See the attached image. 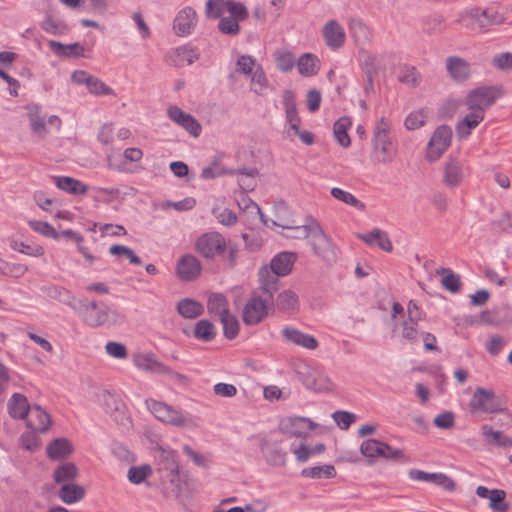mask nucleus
<instances>
[{"instance_id": "61", "label": "nucleus", "mask_w": 512, "mask_h": 512, "mask_svg": "<svg viewBox=\"0 0 512 512\" xmlns=\"http://www.w3.org/2000/svg\"><path fill=\"white\" fill-rule=\"evenodd\" d=\"M225 10L224 0H207L205 13L209 18H219Z\"/></svg>"}, {"instance_id": "44", "label": "nucleus", "mask_w": 512, "mask_h": 512, "mask_svg": "<svg viewBox=\"0 0 512 512\" xmlns=\"http://www.w3.org/2000/svg\"><path fill=\"white\" fill-rule=\"evenodd\" d=\"M235 171L233 169H226L220 165L218 159H214L212 163L202 169L201 178L202 179H214L217 177H221L224 175H234Z\"/></svg>"}, {"instance_id": "21", "label": "nucleus", "mask_w": 512, "mask_h": 512, "mask_svg": "<svg viewBox=\"0 0 512 512\" xmlns=\"http://www.w3.org/2000/svg\"><path fill=\"white\" fill-rule=\"evenodd\" d=\"M448 75L456 82H464L471 76V65L465 59L450 56L446 59Z\"/></svg>"}, {"instance_id": "17", "label": "nucleus", "mask_w": 512, "mask_h": 512, "mask_svg": "<svg viewBox=\"0 0 512 512\" xmlns=\"http://www.w3.org/2000/svg\"><path fill=\"white\" fill-rule=\"evenodd\" d=\"M201 269L200 261L192 254L183 255L176 265L177 276L186 282L196 279L200 275Z\"/></svg>"}, {"instance_id": "43", "label": "nucleus", "mask_w": 512, "mask_h": 512, "mask_svg": "<svg viewBox=\"0 0 512 512\" xmlns=\"http://www.w3.org/2000/svg\"><path fill=\"white\" fill-rule=\"evenodd\" d=\"M41 291L51 299L70 305L72 296L70 292L63 287L57 285L43 286Z\"/></svg>"}, {"instance_id": "57", "label": "nucleus", "mask_w": 512, "mask_h": 512, "mask_svg": "<svg viewBox=\"0 0 512 512\" xmlns=\"http://www.w3.org/2000/svg\"><path fill=\"white\" fill-rule=\"evenodd\" d=\"M159 460L162 468L166 471L175 470L179 467L176 452L174 450L161 449Z\"/></svg>"}, {"instance_id": "31", "label": "nucleus", "mask_w": 512, "mask_h": 512, "mask_svg": "<svg viewBox=\"0 0 512 512\" xmlns=\"http://www.w3.org/2000/svg\"><path fill=\"white\" fill-rule=\"evenodd\" d=\"M275 305L281 312H294L299 308V299L292 290H284L278 294Z\"/></svg>"}, {"instance_id": "12", "label": "nucleus", "mask_w": 512, "mask_h": 512, "mask_svg": "<svg viewBox=\"0 0 512 512\" xmlns=\"http://www.w3.org/2000/svg\"><path fill=\"white\" fill-rule=\"evenodd\" d=\"M197 20L196 11L190 6L184 7L174 18L173 30L175 34L180 37L192 34L197 25Z\"/></svg>"}, {"instance_id": "27", "label": "nucleus", "mask_w": 512, "mask_h": 512, "mask_svg": "<svg viewBox=\"0 0 512 512\" xmlns=\"http://www.w3.org/2000/svg\"><path fill=\"white\" fill-rule=\"evenodd\" d=\"M48 46L59 57L77 58L84 56V47L78 42L63 44L56 40H49Z\"/></svg>"}, {"instance_id": "20", "label": "nucleus", "mask_w": 512, "mask_h": 512, "mask_svg": "<svg viewBox=\"0 0 512 512\" xmlns=\"http://www.w3.org/2000/svg\"><path fill=\"white\" fill-rule=\"evenodd\" d=\"M281 334L285 341L294 345L301 346L309 350H314L318 347V341L314 336L305 334L296 328L285 326L281 330Z\"/></svg>"}, {"instance_id": "32", "label": "nucleus", "mask_w": 512, "mask_h": 512, "mask_svg": "<svg viewBox=\"0 0 512 512\" xmlns=\"http://www.w3.org/2000/svg\"><path fill=\"white\" fill-rule=\"evenodd\" d=\"M28 110V119L30 123L31 130L33 133L37 134L40 137H43L47 133L46 122L43 116L40 113V107L38 105H29L27 107Z\"/></svg>"}, {"instance_id": "25", "label": "nucleus", "mask_w": 512, "mask_h": 512, "mask_svg": "<svg viewBox=\"0 0 512 512\" xmlns=\"http://www.w3.org/2000/svg\"><path fill=\"white\" fill-rule=\"evenodd\" d=\"M295 260V253L281 252L272 258L269 269L277 275L286 276L291 272Z\"/></svg>"}, {"instance_id": "5", "label": "nucleus", "mask_w": 512, "mask_h": 512, "mask_svg": "<svg viewBox=\"0 0 512 512\" xmlns=\"http://www.w3.org/2000/svg\"><path fill=\"white\" fill-rule=\"evenodd\" d=\"M148 410L161 422L175 427H183L187 424L186 415L164 402L156 400H146Z\"/></svg>"}, {"instance_id": "53", "label": "nucleus", "mask_w": 512, "mask_h": 512, "mask_svg": "<svg viewBox=\"0 0 512 512\" xmlns=\"http://www.w3.org/2000/svg\"><path fill=\"white\" fill-rule=\"evenodd\" d=\"M506 492L500 489H493L489 497L490 507L497 512H506L509 509L508 503L504 502Z\"/></svg>"}, {"instance_id": "54", "label": "nucleus", "mask_w": 512, "mask_h": 512, "mask_svg": "<svg viewBox=\"0 0 512 512\" xmlns=\"http://www.w3.org/2000/svg\"><path fill=\"white\" fill-rule=\"evenodd\" d=\"M398 79L403 84H407L410 86H416V85H418V83L420 81V75L417 72L415 67L403 66L400 70Z\"/></svg>"}, {"instance_id": "16", "label": "nucleus", "mask_w": 512, "mask_h": 512, "mask_svg": "<svg viewBox=\"0 0 512 512\" xmlns=\"http://www.w3.org/2000/svg\"><path fill=\"white\" fill-rule=\"evenodd\" d=\"M134 363L139 369L143 371L155 374H168L174 375L176 377H182V375L173 372L168 366L158 361L155 355L152 353H142L136 355L134 358Z\"/></svg>"}, {"instance_id": "2", "label": "nucleus", "mask_w": 512, "mask_h": 512, "mask_svg": "<svg viewBox=\"0 0 512 512\" xmlns=\"http://www.w3.org/2000/svg\"><path fill=\"white\" fill-rule=\"evenodd\" d=\"M391 125L385 117L377 122L372 139L373 157L378 163H389L395 157V148L390 140Z\"/></svg>"}, {"instance_id": "8", "label": "nucleus", "mask_w": 512, "mask_h": 512, "mask_svg": "<svg viewBox=\"0 0 512 512\" xmlns=\"http://www.w3.org/2000/svg\"><path fill=\"white\" fill-rule=\"evenodd\" d=\"M106 304H98L95 300L81 299L79 306L73 307L82 315L84 322L93 328L105 326Z\"/></svg>"}, {"instance_id": "36", "label": "nucleus", "mask_w": 512, "mask_h": 512, "mask_svg": "<svg viewBox=\"0 0 512 512\" xmlns=\"http://www.w3.org/2000/svg\"><path fill=\"white\" fill-rule=\"evenodd\" d=\"M351 126V120L348 117L339 118L333 126L334 137L336 141L344 148H347L351 144V139L347 133Z\"/></svg>"}, {"instance_id": "62", "label": "nucleus", "mask_w": 512, "mask_h": 512, "mask_svg": "<svg viewBox=\"0 0 512 512\" xmlns=\"http://www.w3.org/2000/svg\"><path fill=\"white\" fill-rule=\"evenodd\" d=\"M105 318V325L109 326L122 325L126 320V317L123 313L116 309H113L108 305L106 306Z\"/></svg>"}, {"instance_id": "49", "label": "nucleus", "mask_w": 512, "mask_h": 512, "mask_svg": "<svg viewBox=\"0 0 512 512\" xmlns=\"http://www.w3.org/2000/svg\"><path fill=\"white\" fill-rule=\"evenodd\" d=\"M275 61L277 68L282 72H289L295 65V57L293 53L286 50H279L275 52Z\"/></svg>"}, {"instance_id": "39", "label": "nucleus", "mask_w": 512, "mask_h": 512, "mask_svg": "<svg viewBox=\"0 0 512 512\" xmlns=\"http://www.w3.org/2000/svg\"><path fill=\"white\" fill-rule=\"evenodd\" d=\"M207 309L210 314H214L220 319L229 313L226 297L223 294H212L208 299Z\"/></svg>"}, {"instance_id": "58", "label": "nucleus", "mask_w": 512, "mask_h": 512, "mask_svg": "<svg viewBox=\"0 0 512 512\" xmlns=\"http://www.w3.org/2000/svg\"><path fill=\"white\" fill-rule=\"evenodd\" d=\"M239 21L233 17H222L218 23V29L223 34L237 35L240 31Z\"/></svg>"}, {"instance_id": "15", "label": "nucleus", "mask_w": 512, "mask_h": 512, "mask_svg": "<svg viewBox=\"0 0 512 512\" xmlns=\"http://www.w3.org/2000/svg\"><path fill=\"white\" fill-rule=\"evenodd\" d=\"M469 16L475 21L480 30H487L490 26L500 25L505 21L504 15L492 7L486 9L473 8L470 10Z\"/></svg>"}, {"instance_id": "24", "label": "nucleus", "mask_w": 512, "mask_h": 512, "mask_svg": "<svg viewBox=\"0 0 512 512\" xmlns=\"http://www.w3.org/2000/svg\"><path fill=\"white\" fill-rule=\"evenodd\" d=\"M268 267L259 270V289L266 298L273 301V295L278 290L279 277Z\"/></svg>"}, {"instance_id": "6", "label": "nucleus", "mask_w": 512, "mask_h": 512, "mask_svg": "<svg viewBox=\"0 0 512 512\" xmlns=\"http://www.w3.org/2000/svg\"><path fill=\"white\" fill-rule=\"evenodd\" d=\"M469 405L474 412L497 413L503 409L501 398L493 390L482 387L475 389Z\"/></svg>"}, {"instance_id": "22", "label": "nucleus", "mask_w": 512, "mask_h": 512, "mask_svg": "<svg viewBox=\"0 0 512 512\" xmlns=\"http://www.w3.org/2000/svg\"><path fill=\"white\" fill-rule=\"evenodd\" d=\"M26 425L32 431L45 432L51 425V418L41 406L34 405L26 418Z\"/></svg>"}, {"instance_id": "14", "label": "nucleus", "mask_w": 512, "mask_h": 512, "mask_svg": "<svg viewBox=\"0 0 512 512\" xmlns=\"http://www.w3.org/2000/svg\"><path fill=\"white\" fill-rule=\"evenodd\" d=\"M200 57L199 49L192 44H185L168 52V59L175 67L191 65Z\"/></svg>"}, {"instance_id": "34", "label": "nucleus", "mask_w": 512, "mask_h": 512, "mask_svg": "<svg viewBox=\"0 0 512 512\" xmlns=\"http://www.w3.org/2000/svg\"><path fill=\"white\" fill-rule=\"evenodd\" d=\"M216 335V327L209 320H199L194 326L193 336L199 341L211 342L215 339Z\"/></svg>"}, {"instance_id": "46", "label": "nucleus", "mask_w": 512, "mask_h": 512, "mask_svg": "<svg viewBox=\"0 0 512 512\" xmlns=\"http://www.w3.org/2000/svg\"><path fill=\"white\" fill-rule=\"evenodd\" d=\"M41 28L52 35H64L68 32V26L64 21L51 16H48L42 21Z\"/></svg>"}, {"instance_id": "38", "label": "nucleus", "mask_w": 512, "mask_h": 512, "mask_svg": "<svg viewBox=\"0 0 512 512\" xmlns=\"http://www.w3.org/2000/svg\"><path fill=\"white\" fill-rule=\"evenodd\" d=\"M481 432L488 444L497 445L501 447L512 446V438L505 437L502 434V432L495 431L492 429V427L488 425H483L481 427Z\"/></svg>"}, {"instance_id": "23", "label": "nucleus", "mask_w": 512, "mask_h": 512, "mask_svg": "<svg viewBox=\"0 0 512 512\" xmlns=\"http://www.w3.org/2000/svg\"><path fill=\"white\" fill-rule=\"evenodd\" d=\"M285 109L286 123L289 124L293 132H298L301 119L298 115L295 94L292 90H285L282 95Z\"/></svg>"}, {"instance_id": "28", "label": "nucleus", "mask_w": 512, "mask_h": 512, "mask_svg": "<svg viewBox=\"0 0 512 512\" xmlns=\"http://www.w3.org/2000/svg\"><path fill=\"white\" fill-rule=\"evenodd\" d=\"M54 181L57 188L73 195L85 194L88 190L81 181L69 176H56Z\"/></svg>"}, {"instance_id": "7", "label": "nucleus", "mask_w": 512, "mask_h": 512, "mask_svg": "<svg viewBox=\"0 0 512 512\" xmlns=\"http://www.w3.org/2000/svg\"><path fill=\"white\" fill-rule=\"evenodd\" d=\"M272 304L273 301L266 297L251 296L243 308V322L249 326L259 324L268 315L269 307Z\"/></svg>"}, {"instance_id": "13", "label": "nucleus", "mask_w": 512, "mask_h": 512, "mask_svg": "<svg viewBox=\"0 0 512 512\" xmlns=\"http://www.w3.org/2000/svg\"><path fill=\"white\" fill-rule=\"evenodd\" d=\"M168 117L177 125L181 126L193 137L201 134L202 127L198 120L189 113L184 112L178 106H170L167 110Z\"/></svg>"}, {"instance_id": "30", "label": "nucleus", "mask_w": 512, "mask_h": 512, "mask_svg": "<svg viewBox=\"0 0 512 512\" xmlns=\"http://www.w3.org/2000/svg\"><path fill=\"white\" fill-rule=\"evenodd\" d=\"M58 494L64 503L73 504L84 498L85 489L75 483H66L61 486Z\"/></svg>"}, {"instance_id": "40", "label": "nucleus", "mask_w": 512, "mask_h": 512, "mask_svg": "<svg viewBox=\"0 0 512 512\" xmlns=\"http://www.w3.org/2000/svg\"><path fill=\"white\" fill-rule=\"evenodd\" d=\"M317 58L311 53L303 54L297 61L298 71L302 76L310 77L318 72Z\"/></svg>"}, {"instance_id": "42", "label": "nucleus", "mask_w": 512, "mask_h": 512, "mask_svg": "<svg viewBox=\"0 0 512 512\" xmlns=\"http://www.w3.org/2000/svg\"><path fill=\"white\" fill-rule=\"evenodd\" d=\"M436 272L437 274L444 275L441 284L447 291L455 293L459 290L461 285L459 275L455 274L449 268H440Z\"/></svg>"}, {"instance_id": "56", "label": "nucleus", "mask_w": 512, "mask_h": 512, "mask_svg": "<svg viewBox=\"0 0 512 512\" xmlns=\"http://www.w3.org/2000/svg\"><path fill=\"white\" fill-rule=\"evenodd\" d=\"M87 89L94 95H113L114 91L97 77L91 76L88 80Z\"/></svg>"}, {"instance_id": "11", "label": "nucleus", "mask_w": 512, "mask_h": 512, "mask_svg": "<svg viewBox=\"0 0 512 512\" xmlns=\"http://www.w3.org/2000/svg\"><path fill=\"white\" fill-rule=\"evenodd\" d=\"M318 424L306 417H287L280 423V430L290 437L305 438L309 430H314Z\"/></svg>"}, {"instance_id": "48", "label": "nucleus", "mask_w": 512, "mask_h": 512, "mask_svg": "<svg viewBox=\"0 0 512 512\" xmlns=\"http://www.w3.org/2000/svg\"><path fill=\"white\" fill-rule=\"evenodd\" d=\"M219 320L223 326V335L229 340L236 338L239 333V322L236 317L229 312Z\"/></svg>"}, {"instance_id": "29", "label": "nucleus", "mask_w": 512, "mask_h": 512, "mask_svg": "<svg viewBox=\"0 0 512 512\" xmlns=\"http://www.w3.org/2000/svg\"><path fill=\"white\" fill-rule=\"evenodd\" d=\"M47 455L53 460L63 459L69 456L73 449L72 445L66 438H57L50 442L47 446Z\"/></svg>"}, {"instance_id": "51", "label": "nucleus", "mask_w": 512, "mask_h": 512, "mask_svg": "<svg viewBox=\"0 0 512 512\" xmlns=\"http://www.w3.org/2000/svg\"><path fill=\"white\" fill-rule=\"evenodd\" d=\"M30 228L34 230L35 232L50 237L52 239H59L60 234L57 232L52 225H50L48 222L44 221H38V220H30L28 222Z\"/></svg>"}, {"instance_id": "63", "label": "nucleus", "mask_w": 512, "mask_h": 512, "mask_svg": "<svg viewBox=\"0 0 512 512\" xmlns=\"http://www.w3.org/2000/svg\"><path fill=\"white\" fill-rule=\"evenodd\" d=\"M104 405L108 413L112 414L113 412H118L122 415V418L124 417L125 405L122 401L118 400L113 395L107 394L105 396Z\"/></svg>"}, {"instance_id": "1", "label": "nucleus", "mask_w": 512, "mask_h": 512, "mask_svg": "<svg viewBox=\"0 0 512 512\" xmlns=\"http://www.w3.org/2000/svg\"><path fill=\"white\" fill-rule=\"evenodd\" d=\"M273 224L284 229L295 230L297 234L294 238H306L315 256L319 257L327 265H332L337 261V248L331 239L324 233L320 224L312 217H307L302 225L278 223Z\"/></svg>"}, {"instance_id": "19", "label": "nucleus", "mask_w": 512, "mask_h": 512, "mask_svg": "<svg viewBox=\"0 0 512 512\" xmlns=\"http://www.w3.org/2000/svg\"><path fill=\"white\" fill-rule=\"evenodd\" d=\"M322 36L327 47L331 50L341 48L346 39L343 27L336 20H329L322 29Z\"/></svg>"}, {"instance_id": "55", "label": "nucleus", "mask_w": 512, "mask_h": 512, "mask_svg": "<svg viewBox=\"0 0 512 512\" xmlns=\"http://www.w3.org/2000/svg\"><path fill=\"white\" fill-rule=\"evenodd\" d=\"M109 252L114 256H125L132 264L140 265L142 263L140 257H138L134 251L127 246L116 244L109 248Z\"/></svg>"}, {"instance_id": "9", "label": "nucleus", "mask_w": 512, "mask_h": 512, "mask_svg": "<svg viewBox=\"0 0 512 512\" xmlns=\"http://www.w3.org/2000/svg\"><path fill=\"white\" fill-rule=\"evenodd\" d=\"M452 129L448 125L439 126L433 133L427 147L426 157L430 162L438 160L450 146Z\"/></svg>"}, {"instance_id": "3", "label": "nucleus", "mask_w": 512, "mask_h": 512, "mask_svg": "<svg viewBox=\"0 0 512 512\" xmlns=\"http://www.w3.org/2000/svg\"><path fill=\"white\" fill-rule=\"evenodd\" d=\"M502 95L503 90L500 86H481L469 92L465 104L468 109H478L484 113Z\"/></svg>"}, {"instance_id": "37", "label": "nucleus", "mask_w": 512, "mask_h": 512, "mask_svg": "<svg viewBox=\"0 0 512 512\" xmlns=\"http://www.w3.org/2000/svg\"><path fill=\"white\" fill-rule=\"evenodd\" d=\"M301 476L310 479H320V478H334L336 476V469L331 464H326L322 466H314L307 467L301 471Z\"/></svg>"}, {"instance_id": "26", "label": "nucleus", "mask_w": 512, "mask_h": 512, "mask_svg": "<svg viewBox=\"0 0 512 512\" xmlns=\"http://www.w3.org/2000/svg\"><path fill=\"white\" fill-rule=\"evenodd\" d=\"M9 415L15 419H26L31 407L27 398L20 394L14 393L7 403Z\"/></svg>"}, {"instance_id": "59", "label": "nucleus", "mask_w": 512, "mask_h": 512, "mask_svg": "<svg viewBox=\"0 0 512 512\" xmlns=\"http://www.w3.org/2000/svg\"><path fill=\"white\" fill-rule=\"evenodd\" d=\"M332 418L341 429L347 430L355 422L356 415L351 412L338 410L332 414Z\"/></svg>"}, {"instance_id": "52", "label": "nucleus", "mask_w": 512, "mask_h": 512, "mask_svg": "<svg viewBox=\"0 0 512 512\" xmlns=\"http://www.w3.org/2000/svg\"><path fill=\"white\" fill-rule=\"evenodd\" d=\"M225 10L228 11L231 16L238 21H243L248 18L249 13L245 5L241 2H236L234 0L225 1Z\"/></svg>"}, {"instance_id": "45", "label": "nucleus", "mask_w": 512, "mask_h": 512, "mask_svg": "<svg viewBox=\"0 0 512 512\" xmlns=\"http://www.w3.org/2000/svg\"><path fill=\"white\" fill-rule=\"evenodd\" d=\"M331 195L345 203V204H348L358 210H361L363 211L365 209V205L364 203H362L360 200H358L353 194H351L350 192H347L345 190H342L341 188H338V187H334L331 189Z\"/></svg>"}, {"instance_id": "50", "label": "nucleus", "mask_w": 512, "mask_h": 512, "mask_svg": "<svg viewBox=\"0 0 512 512\" xmlns=\"http://www.w3.org/2000/svg\"><path fill=\"white\" fill-rule=\"evenodd\" d=\"M250 76L251 90L258 95H262L268 84L264 70L258 65Z\"/></svg>"}, {"instance_id": "35", "label": "nucleus", "mask_w": 512, "mask_h": 512, "mask_svg": "<svg viewBox=\"0 0 512 512\" xmlns=\"http://www.w3.org/2000/svg\"><path fill=\"white\" fill-rule=\"evenodd\" d=\"M78 475V468L72 462H66L58 466L53 473L56 483L66 484L72 482Z\"/></svg>"}, {"instance_id": "33", "label": "nucleus", "mask_w": 512, "mask_h": 512, "mask_svg": "<svg viewBox=\"0 0 512 512\" xmlns=\"http://www.w3.org/2000/svg\"><path fill=\"white\" fill-rule=\"evenodd\" d=\"M177 312L184 318L193 319L203 313V306L200 302L184 298L177 303Z\"/></svg>"}, {"instance_id": "18", "label": "nucleus", "mask_w": 512, "mask_h": 512, "mask_svg": "<svg viewBox=\"0 0 512 512\" xmlns=\"http://www.w3.org/2000/svg\"><path fill=\"white\" fill-rule=\"evenodd\" d=\"M464 179V168L462 162L449 157L443 167L442 182L448 188L458 187Z\"/></svg>"}, {"instance_id": "4", "label": "nucleus", "mask_w": 512, "mask_h": 512, "mask_svg": "<svg viewBox=\"0 0 512 512\" xmlns=\"http://www.w3.org/2000/svg\"><path fill=\"white\" fill-rule=\"evenodd\" d=\"M227 241L215 231L202 234L195 243V250L206 259H214L225 253Z\"/></svg>"}, {"instance_id": "64", "label": "nucleus", "mask_w": 512, "mask_h": 512, "mask_svg": "<svg viewBox=\"0 0 512 512\" xmlns=\"http://www.w3.org/2000/svg\"><path fill=\"white\" fill-rule=\"evenodd\" d=\"M238 71L245 75H251L255 70V59L250 55H241L237 60Z\"/></svg>"}, {"instance_id": "47", "label": "nucleus", "mask_w": 512, "mask_h": 512, "mask_svg": "<svg viewBox=\"0 0 512 512\" xmlns=\"http://www.w3.org/2000/svg\"><path fill=\"white\" fill-rule=\"evenodd\" d=\"M151 474L152 468L148 464L141 466H131L128 470L127 478L131 483L139 485L144 482L145 479Z\"/></svg>"}, {"instance_id": "41", "label": "nucleus", "mask_w": 512, "mask_h": 512, "mask_svg": "<svg viewBox=\"0 0 512 512\" xmlns=\"http://www.w3.org/2000/svg\"><path fill=\"white\" fill-rule=\"evenodd\" d=\"M384 442L377 439H367L364 440L360 445V452L363 456L367 458H376L382 457L385 455L383 452Z\"/></svg>"}, {"instance_id": "10", "label": "nucleus", "mask_w": 512, "mask_h": 512, "mask_svg": "<svg viewBox=\"0 0 512 512\" xmlns=\"http://www.w3.org/2000/svg\"><path fill=\"white\" fill-rule=\"evenodd\" d=\"M296 373L302 384L310 390L322 392L329 389V381L326 376L307 363H301L296 367Z\"/></svg>"}, {"instance_id": "60", "label": "nucleus", "mask_w": 512, "mask_h": 512, "mask_svg": "<svg viewBox=\"0 0 512 512\" xmlns=\"http://www.w3.org/2000/svg\"><path fill=\"white\" fill-rule=\"evenodd\" d=\"M418 322H419V320H410L408 318L407 320H404L401 323V327H402L401 336H402L403 339H405L407 341H410V342H413V341H415L417 339V335H418V331H417Z\"/></svg>"}]
</instances>
